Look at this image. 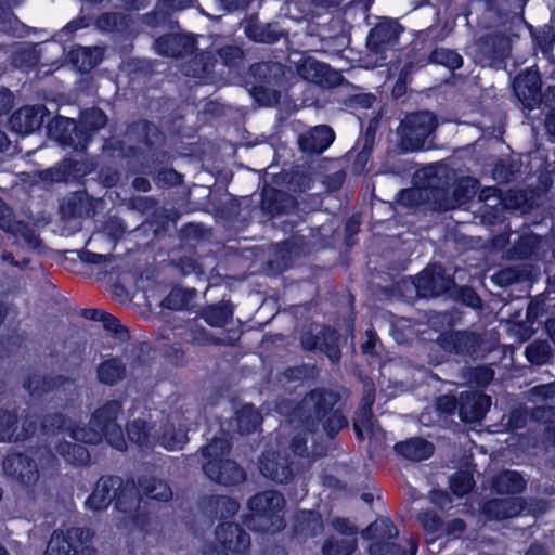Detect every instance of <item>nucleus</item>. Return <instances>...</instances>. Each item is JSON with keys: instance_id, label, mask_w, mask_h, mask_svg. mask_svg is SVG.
Here are the masks:
<instances>
[{"instance_id": "b1692460", "label": "nucleus", "mask_w": 555, "mask_h": 555, "mask_svg": "<svg viewBox=\"0 0 555 555\" xmlns=\"http://www.w3.org/2000/svg\"><path fill=\"white\" fill-rule=\"evenodd\" d=\"M515 95L528 109H534L542 103V81L538 72H527L515 78L513 83Z\"/></svg>"}, {"instance_id": "0e129e2a", "label": "nucleus", "mask_w": 555, "mask_h": 555, "mask_svg": "<svg viewBox=\"0 0 555 555\" xmlns=\"http://www.w3.org/2000/svg\"><path fill=\"white\" fill-rule=\"evenodd\" d=\"M357 548L354 541L328 538L322 546L323 555H351Z\"/></svg>"}, {"instance_id": "ea45409f", "label": "nucleus", "mask_w": 555, "mask_h": 555, "mask_svg": "<svg viewBox=\"0 0 555 555\" xmlns=\"http://www.w3.org/2000/svg\"><path fill=\"white\" fill-rule=\"evenodd\" d=\"M55 450L67 463L74 466H85L90 463V452L83 444L61 440Z\"/></svg>"}, {"instance_id": "1a4fd4ad", "label": "nucleus", "mask_w": 555, "mask_h": 555, "mask_svg": "<svg viewBox=\"0 0 555 555\" xmlns=\"http://www.w3.org/2000/svg\"><path fill=\"white\" fill-rule=\"evenodd\" d=\"M511 50L512 41L505 33H488L476 39L475 61L482 67L502 68Z\"/></svg>"}, {"instance_id": "e433bc0d", "label": "nucleus", "mask_w": 555, "mask_h": 555, "mask_svg": "<svg viewBox=\"0 0 555 555\" xmlns=\"http://www.w3.org/2000/svg\"><path fill=\"white\" fill-rule=\"evenodd\" d=\"M234 309L230 301L206 305L201 308L198 317L211 327H224L233 319Z\"/></svg>"}, {"instance_id": "58836bf2", "label": "nucleus", "mask_w": 555, "mask_h": 555, "mask_svg": "<svg viewBox=\"0 0 555 555\" xmlns=\"http://www.w3.org/2000/svg\"><path fill=\"white\" fill-rule=\"evenodd\" d=\"M129 366L140 370L142 373L150 372L154 360V349L150 343L137 341L130 345L126 352Z\"/></svg>"}, {"instance_id": "4468645a", "label": "nucleus", "mask_w": 555, "mask_h": 555, "mask_svg": "<svg viewBox=\"0 0 555 555\" xmlns=\"http://www.w3.org/2000/svg\"><path fill=\"white\" fill-rule=\"evenodd\" d=\"M171 162L169 152H156L144 155L141 162L142 172L151 176L155 184L160 189H169L183 182V175L168 167Z\"/></svg>"}, {"instance_id": "0eeeda50", "label": "nucleus", "mask_w": 555, "mask_h": 555, "mask_svg": "<svg viewBox=\"0 0 555 555\" xmlns=\"http://www.w3.org/2000/svg\"><path fill=\"white\" fill-rule=\"evenodd\" d=\"M404 31L403 25L396 18L380 16L369 30L365 47L369 53L382 64L388 59V52L396 50Z\"/></svg>"}, {"instance_id": "774afa93", "label": "nucleus", "mask_w": 555, "mask_h": 555, "mask_svg": "<svg viewBox=\"0 0 555 555\" xmlns=\"http://www.w3.org/2000/svg\"><path fill=\"white\" fill-rule=\"evenodd\" d=\"M514 167L511 160L498 159L492 169V178L500 183H507L515 176Z\"/></svg>"}, {"instance_id": "5fc2aeb1", "label": "nucleus", "mask_w": 555, "mask_h": 555, "mask_svg": "<svg viewBox=\"0 0 555 555\" xmlns=\"http://www.w3.org/2000/svg\"><path fill=\"white\" fill-rule=\"evenodd\" d=\"M185 341L199 347L218 346L221 339L215 337L204 326L199 324H191L184 334Z\"/></svg>"}, {"instance_id": "09e8293b", "label": "nucleus", "mask_w": 555, "mask_h": 555, "mask_svg": "<svg viewBox=\"0 0 555 555\" xmlns=\"http://www.w3.org/2000/svg\"><path fill=\"white\" fill-rule=\"evenodd\" d=\"M236 424L238 433L249 435L260 427L261 415L253 404H245L236 412Z\"/></svg>"}, {"instance_id": "864d4df0", "label": "nucleus", "mask_w": 555, "mask_h": 555, "mask_svg": "<svg viewBox=\"0 0 555 555\" xmlns=\"http://www.w3.org/2000/svg\"><path fill=\"white\" fill-rule=\"evenodd\" d=\"M18 423L17 410L0 408V442H15L16 426Z\"/></svg>"}, {"instance_id": "f03ea898", "label": "nucleus", "mask_w": 555, "mask_h": 555, "mask_svg": "<svg viewBox=\"0 0 555 555\" xmlns=\"http://www.w3.org/2000/svg\"><path fill=\"white\" fill-rule=\"evenodd\" d=\"M111 504L121 514H130L139 505V490L132 479L118 475H102L85 501V507L93 513L105 512Z\"/></svg>"}, {"instance_id": "e2e57ef3", "label": "nucleus", "mask_w": 555, "mask_h": 555, "mask_svg": "<svg viewBox=\"0 0 555 555\" xmlns=\"http://www.w3.org/2000/svg\"><path fill=\"white\" fill-rule=\"evenodd\" d=\"M37 428L38 417L25 411V413L21 416V421L18 420L16 426L15 442H24L27 439L31 438L33 436H35Z\"/></svg>"}, {"instance_id": "3c124183", "label": "nucleus", "mask_w": 555, "mask_h": 555, "mask_svg": "<svg viewBox=\"0 0 555 555\" xmlns=\"http://www.w3.org/2000/svg\"><path fill=\"white\" fill-rule=\"evenodd\" d=\"M538 243L539 238L535 234H522L509 248V257L517 260H527L534 255Z\"/></svg>"}, {"instance_id": "6ab92c4d", "label": "nucleus", "mask_w": 555, "mask_h": 555, "mask_svg": "<svg viewBox=\"0 0 555 555\" xmlns=\"http://www.w3.org/2000/svg\"><path fill=\"white\" fill-rule=\"evenodd\" d=\"M295 196L274 186H264L261 191L260 209L270 219L287 215L298 208Z\"/></svg>"}, {"instance_id": "20e7f679", "label": "nucleus", "mask_w": 555, "mask_h": 555, "mask_svg": "<svg viewBox=\"0 0 555 555\" xmlns=\"http://www.w3.org/2000/svg\"><path fill=\"white\" fill-rule=\"evenodd\" d=\"M247 506L250 514L244 517L243 522L253 530L275 533L285 528V499L282 493L274 490L258 492L248 499Z\"/></svg>"}, {"instance_id": "c85d7f7f", "label": "nucleus", "mask_w": 555, "mask_h": 555, "mask_svg": "<svg viewBox=\"0 0 555 555\" xmlns=\"http://www.w3.org/2000/svg\"><path fill=\"white\" fill-rule=\"evenodd\" d=\"M323 529V519L318 511L300 509L295 513L292 527L293 537L307 540L318 537Z\"/></svg>"}, {"instance_id": "ddd939ff", "label": "nucleus", "mask_w": 555, "mask_h": 555, "mask_svg": "<svg viewBox=\"0 0 555 555\" xmlns=\"http://www.w3.org/2000/svg\"><path fill=\"white\" fill-rule=\"evenodd\" d=\"M416 294L422 298H435L447 294L455 281L446 273L440 263H434L422 270L413 280Z\"/></svg>"}, {"instance_id": "9b49d317", "label": "nucleus", "mask_w": 555, "mask_h": 555, "mask_svg": "<svg viewBox=\"0 0 555 555\" xmlns=\"http://www.w3.org/2000/svg\"><path fill=\"white\" fill-rule=\"evenodd\" d=\"M423 186L426 201L431 204L434 210L446 212L454 209L451 189L456 181L455 176L446 167L430 168Z\"/></svg>"}, {"instance_id": "412c9836", "label": "nucleus", "mask_w": 555, "mask_h": 555, "mask_svg": "<svg viewBox=\"0 0 555 555\" xmlns=\"http://www.w3.org/2000/svg\"><path fill=\"white\" fill-rule=\"evenodd\" d=\"M4 474L18 483L29 486L38 480L39 472L36 461L25 453H9L3 460Z\"/></svg>"}, {"instance_id": "a18cd8bd", "label": "nucleus", "mask_w": 555, "mask_h": 555, "mask_svg": "<svg viewBox=\"0 0 555 555\" xmlns=\"http://www.w3.org/2000/svg\"><path fill=\"white\" fill-rule=\"evenodd\" d=\"M207 505L212 516L223 521L233 518L240 509V503L228 495H211Z\"/></svg>"}, {"instance_id": "7c9ffc66", "label": "nucleus", "mask_w": 555, "mask_h": 555, "mask_svg": "<svg viewBox=\"0 0 555 555\" xmlns=\"http://www.w3.org/2000/svg\"><path fill=\"white\" fill-rule=\"evenodd\" d=\"M304 70L308 75L307 78H310L314 83L321 87L335 88L339 87L345 81L341 72L317 60L308 61L304 66Z\"/></svg>"}, {"instance_id": "4be33fe9", "label": "nucleus", "mask_w": 555, "mask_h": 555, "mask_svg": "<svg viewBox=\"0 0 555 555\" xmlns=\"http://www.w3.org/2000/svg\"><path fill=\"white\" fill-rule=\"evenodd\" d=\"M154 46L157 54L162 56L182 59L195 52L197 41L191 35L167 33L156 38Z\"/></svg>"}, {"instance_id": "39448f33", "label": "nucleus", "mask_w": 555, "mask_h": 555, "mask_svg": "<svg viewBox=\"0 0 555 555\" xmlns=\"http://www.w3.org/2000/svg\"><path fill=\"white\" fill-rule=\"evenodd\" d=\"M437 116L429 111L408 113L397 128L398 149L401 153H416L434 147Z\"/></svg>"}, {"instance_id": "69168bd1", "label": "nucleus", "mask_w": 555, "mask_h": 555, "mask_svg": "<svg viewBox=\"0 0 555 555\" xmlns=\"http://www.w3.org/2000/svg\"><path fill=\"white\" fill-rule=\"evenodd\" d=\"M435 409L441 416H453L460 410V396L441 395L435 400Z\"/></svg>"}, {"instance_id": "680f3d73", "label": "nucleus", "mask_w": 555, "mask_h": 555, "mask_svg": "<svg viewBox=\"0 0 555 555\" xmlns=\"http://www.w3.org/2000/svg\"><path fill=\"white\" fill-rule=\"evenodd\" d=\"M15 238H21L24 243L31 249H39L41 247V240L36 234L35 230L29 225V223L18 220L15 223V228L11 233Z\"/></svg>"}, {"instance_id": "f3484780", "label": "nucleus", "mask_w": 555, "mask_h": 555, "mask_svg": "<svg viewBox=\"0 0 555 555\" xmlns=\"http://www.w3.org/2000/svg\"><path fill=\"white\" fill-rule=\"evenodd\" d=\"M261 475L278 485H287L295 477L294 462L286 452L266 450L259 457Z\"/></svg>"}, {"instance_id": "4d7b16f0", "label": "nucleus", "mask_w": 555, "mask_h": 555, "mask_svg": "<svg viewBox=\"0 0 555 555\" xmlns=\"http://www.w3.org/2000/svg\"><path fill=\"white\" fill-rule=\"evenodd\" d=\"M534 48L540 50L544 57L552 55L555 44V29L551 25L531 33Z\"/></svg>"}, {"instance_id": "473e14b6", "label": "nucleus", "mask_w": 555, "mask_h": 555, "mask_svg": "<svg viewBox=\"0 0 555 555\" xmlns=\"http://www.w3.org/2000/svg\"><path fill=\"white\" fill-rule=\"evenodd\" d=\"M393 449L398 455L413 462L428 460L435 452L434 444L422 437L396 442Z\"/></svg>"}, {"instance_id": "a878e982", "label": "nucleus", "mask_w": 555, "mask_h": 555, "mask_svg": "<svg viewBox=\"0 0 555 555\" xmlns=\"http://www.w3.org/2000/svg\"><path fill=\"white\" fill-rule=\"evenodd\" d=\"M524 507L521 498H494L483 503L481 512L489 520H505L518 516Z\"/></svg>"}, {"instance_id": "f704fd0d", "label": "nucleus", "mask_w": 555, "mask_h": 555, "mask_svg": "<svg viewBox=\"0 0 555 555\" xmlns=\"http://www.w3.org/2000/svg\"><path fill=\"white\" fill-rule=\"evenodd\" d=\"M127 377V366L119 357L103 360L96 366V379L105 386H115Z\"/></svg>"}, {"instance_id": "052dcab7", "label": "nucleus", "mask_w": 555, "mask_h": 555, "mask_svg": "<svg viewBox=\"0 0 555 555\" xmlns=\"http://www.w3.org/2000/svg\"><path fill=\"white\" fill-rule=\"evenodd\" d=\"M184 435L177 433L173 425L165 427L163 433L156 437L155 446L158 444L168 451L180 450L183 448Z\"/></svg>"}, {"instance_id": "dca6fc26", "label": "nucleus", "mask_w": 555, "mask_h": 555, "mask_svg": "<svg viewBox=\"0 0 555 555\" xmlns=\"http://www.w3.org/2000/svg\"><path fill=\"white\" fill-rule=\"evenodd\" d=\"M300 346L305 351L327 357L332 363H338L340 361L339 334L330 325H322L317 334L312 332L302 333Z\"/></svg>"}, {"instance_id": "7ed1b4c3", "label": "nucleus", "mask_w": 555, "mask_h": 555, "mask_svg": "<svg viewBox=\"0 0 555 555\" xmlns=\"http://www.w3.org/2000/svg\"><path fill=\"white\" fill-rule=\"evenodd\" d=\"M232 449V440L223 430L201 448L203 472L208 479L222 486H237L246 480L245 469L225 456Z\"/></svg>"}, {"instance_id": "c756f323", "label": "nucleus", "mask_w": 555, "mask_h": 555, "mask_svg": "<svg viewBox=\"0 0 555 555\" xmlns=\"http://www.w3.org/2000/svg\"><path fill=\"white\" fill-rule=\"evenodd\" d=\"M335 140L334 130L327 125H320L311 129L307 134L299 137V149L307 154H322Z\"/></svg>"}, {"instance_id": "f8f14e48", "label": "nucleus", "mask_w": 555, "mask_h": 555, "mask_svg": "<svg viewBox=\"0 0 555 555\" xmlns=\"http://www.w3.org/2000/svg\"><path fill=\"white\" fill-rule=\"evenodd\" d=\"M92 533L82 527H70L53 531L44 555H85V548L91 541Z\"/></svg>"}, {"instance_id": "a211bd4d", "label": "nucleus", "mask_w": 555, "mask_h": 555, "mask_svg": "<svg viewBox=\"0 0 555 555\" xmlns=\"http://www.w3.org/2000/svg\"><path fill=\"white\" fill-rule=\"evenodd\" d=\"M79 125L69 117L57 115L48 124V134L63 149H72L75 152L85 153L86 149L81 135L78 132Z\"/></svg>"}, {"instance_id": "8fccbe9b", "label": "nucleus", "mask_w": 555, "mask_h": 555, "mask_svg": "<svg viewBox=\"0 0 555 555\" xmlns=\"http://www.w3.org/2000/svg\"><path fill=\"white\" fill-rule=\"evenodd\" d=\"M373 400L369 403L363 404L356 412V416L353 418V433L356 439L359 442H363L365 440L364 429L370 434L373 433L374 429V415L372 411Z\"/></svg>"}, {"instance_id": "de8ad7c7", "label": "nucleus", "mask_w": 555, "mask_h": 555, "mask_svg": "<svg viewBox=\"0 0 555 555\" xmlns=\"http://www.w3.org/2000/svg\"><path fill=\"white\" fill-rule=\"evenodd\" d=\"M428 63L440 65L451 72H455L463 67L464 59L454 49L435 48L428 55Z\"/></svg>"}, {"instance_id": "cd10ccee", "label": "nucleus", "mask_w": 555, "mask_h": 555, "mask_svg": "<svg viewBox=\"0 0 555 555\" xmlns=\"http://www.w3.org/2000/svg\"><path fill=\"white\" fill-rule=\"evenodd\" d=\"M42 122L40 106H23L9 117L8 127L14 133L26 135L39 130Z\"/></svg>"}, {"instance_id": "6e6d98bb", "label": "nucleus", "mask_w": 555, "mask_h": 555, "mask_svg": "<svg viewBox=\"0 0 555 555\" xmlns=\"http://www.w3.org/2000/svg\"><path fill=\"white\" fill-rule=\"evenodd\" d=\"M70 438L86 444H98L102 440L106 441V434H102V430L91 425L90 421L89 425H79L76 423L74 428H72Z\"/></svg>"}, {"instance_id": "423d86ee", "label": "nucleus", "mask_w": 555, "mask_h": 555, "mask_svg": "<svg viewBox=\"0 0 555 555\" xmlns=\"http://www.w3.org/2000/svg\"><path fill=\"white\" fill-rule=\"evenodd\" d=\"M286 66L276 61H262L249 67L253 78L251 94L259 103L270 105L278 102L286 88Z\"/></svg>"}, {"instance_id": "2f4dec72", "label": "nucleus", "mask_w": 555, "mask_h": 555, "mask_svg": "<svg viewBox=\"0 0 555 555\" xmlns=\"http://www.w3.org/2000/svg\"><path fill=\"white\" fill-rule=\"evenodd\" d=\"M87 165L81 160L65 158L56 167L44 171L46 178L56 182H78L88 175Z\"/></svg>"}, {"instance_id": "49530a36", "label": "nucleus", "mask_w": 555, "mask_h": 555, "mask_svg": "<svg viewBox=\"0 0 555 555\" xmlns=\"http://www.w3.org/2000/svg\"><path fill=\"white\" fill-rule=\"evenodd\" d=\"M363 537L373 541H392L398 537V529L393 522L383 517L370 524L363 531Z\"/></svg>"}, {"instance_id": "338daca9", "label": "nucleus", "mask_w": 555, "mask_h": 555, "mask_svg": "<svg viewBox=\"0 0 555 555\" xmlns=\"http://www.w3.org/2000/svg\"><path fill=\"white\" fill-rule=\"evenodd\" d=\"M370 555H406L405 548L393 541H373L369 545Z\"/></svg>"}, {"instance_id": "a19ab883", "label": "nucleus", "mask_w": 555, "mask_h": 555, "mask_svg": "<svg viewBox=\"0 0 555 555\" xmlns=\"http://www.w3.org/2000/svg\"><path fill=\"white\" fill-rule=\"evenodd\" d=\"M69 60L79 72L87 73L102 62V51L95 47H79L69 52Z\"/></svg>"}, {"instance_id": "37998d69", "label": "nucleus", "mask_w": 555, "mask_h": 555, "mask_svg": "<svg viewBox=\"0 0 555 555\" xmlns=\"http://www.w3.org/2000/svg\"><path fill=\"white\" fill-rule=\"evenodd\" d=\"M195 296V288L173 286L168 293V295L162 300L160 306L163 309L171 311L186 310L189 309Z\"/></svg>"}, {"instance_id": "603ef678", "label": "nucleus", "mask_w": 555, "mask_h": 555, "mask_svg": "<svg viewBox=\"0 0 555 555\" xmlns=\"http://www.w3.org/2000/svg\"><path fill=\"white\" fill-rule=\"evenodd\" d=\"M217 56L229 69L238 70L244 65L245 51L236 44H224L217 49Z\"/></svg>"}, {"instance_id": "aec40b11", "label": "nucleus", "mask_w": 555, "mask_h": 555, "mask_svg": "<svg viewBox=\"0 0 555 555\" xmlns=\"http://www.w3.org/2000/svg\"><path fill=\"white\" fill-rule=\"evenodd\" d=\"M491 397L481 391L460 392L459 418L464 424L481 422L491 406Z\"/></svg>"}, {"instance_id": "c03bdc74", "label": "nucleus", "mask_w": 555, "mask_h": 555, "mask_svg": "<svg viewBox=\"0 0 555 555\" xmlns=\"http://www.w3.org/2000/svg\"><path fill=\"white\" fill-rule=\"evenodd\" d=\"M75 424V421L62 412L47 413L42 416L40 422L41 429L44 434L57 435L66 433L69 437Z\"/></svg>"}, {"instance_id": "4c0bfd02", "label": "nucleus", "mask_w": 555, "mask_h": 555, "mask_svg": "<svg viewBox=\"0 0 555 555\" xmlns=\"http://www.w3.org/2000/svg\"><path fill=\"white\" fill-rule=\"evenodd\" d=\"M153 425L142 418H134L127 423L128 439L140 449H153L156 437L152 435Z\"/></svg>"}, {"instance_id": "79ce46f5", "label": "nucleus", "mask_w": 555, "mask_h": 555, "mask_svg": "<svg viewBox=\"0 0 555 555\" xmlns=\"http://www.w3.org/2000/svg\"><path fill=\"white\" fill-rule=\"evenodd\" d=\"M142 493L149 500L168 502L172 498L170 486L163 479L154 476L143 477L139 480Z\"/></svg>"}, {"instance_id": "2eb2a0df", "label": "nucleus", "mask_w": 555, "mask_h": 555, "mask_svg": "<svg viewBox=\"0 0 555 555\" xmlns=\"http://www.w3.org/2000/svg\"><path fill=\"white\" fill-rule=\"evenodd\" d=\"M440 348L456 356L476 358L482 350L485 338L482 334L472 331H448L437 339Z\"/></svg>"}, {"instance_id": "bf43d9fd", "label": "nucleus", "mask_w": 555, "mask_h": 555, "mask_svg": "<svg viewBox=\"0 0 555 555\" xmlns=\"http://www.w3.org/2000/svg\"><path fill=\"white\" fill-rule=\"evenodd\" d=\"M474 487V478L467 472L455 473L450 477V490L457 498L467 495Z\"/></svg>"}, {"instance_id": "393cba45", "label": "nucleus", "mask_w": 555, "mask_h": 555, "mask_svg": "<svg viewBox=\"0 0 555 555\" xmlns=\"http://www.w3.org/2000/svg\"><path fill=\"white\" fill-rule=\"evenodd\" d=\"M246 37L256 43L274 44L283 38L288 37V33L279 22H261L257 16H250L245 25Z\"/></svg>"}, {"instance_id": "c9c22d12", "label": "nucleus", "mask_w": 555, "mask_h": 555, "mask_svg": "<svg viewBox=\"0 0 555 555\" xmlns=\"http://www.w3.org/2000/svg\"><path fill=\"white\" fill-rule=\"evenodd\" d=\"M526 487V479L516 470H503L496 474L491 482V488L496 494H520Z\"/></svg>"}, {"instance_id": "bb28decb", "label": "nucleus", "mask_w": 555, "mask_h": 555, "mask_svg": "<svg viewBox=\"0 0 555 555\" xmlns=\"http://www.w3.org/2000/svg\"><path fill=\"white\" fill-rule=\"evenodd\" d=\"M72 383L73 380L69 377L62 374L30 373L23 379L22 385L31 397H43Z\"/></svg>"}, {"instance_id": "9d476101", "label": "nucleus", "mask_w": 555, "mask_h": 555, "mask_svg": "<svg viewBox=\"0 0 555 555\" xmlns=\"http://www.w3.org/2000/svg\"><path fill=\"white\" fill-rule=\"evenodd\" d=\"M217 542L221 545H209L204 555H246L251 545L249 533L238 524L232 521H221L215 529Z\"/></svg>"}, {"instance_id": "13d9d810", "label": "nucleus", "mask_w": 555, "mask_h": 555, "mask_svg": "<svg viewBox=\"0 0 555 555\" xmlns=\"http://www.w3.org/2000/svg\"><path fill=\"white\" fill-rule=\"evenodd\" d=\"M228 198L225 201H218L215 205L216 214L225 219V220H234L236 219L242 210V203L237 196H234L230 193H227Z\"/></svg>"}, {"instance_id": "72a5a7b5", "label": "nucleus", "mask_w": 555, "mask_h": 555, "mask_svg": "<svg viewBox=\"0 0 555 555\" xmlns=\"http://www.w3.org/2000/svg\"><path fill=\"white\" fill-rule=\"evenodd\" d=\"M107 115L99 107H90L85 109L77 121L79 125V134L82 139L85 149L87 150L92 137L95 132L103 129L107 124Z\"/></svg>"}, {"instance_id": "6e6552de", "label": "nucleus", "mask_w": 555, "mask_h": 555, "mask_svg": "<svg viewBox=\"0 0 555 555\" xmlns=\"http://www.w3.org/2000/svg\"><path fill=\"white\" fill-rule=\"evenodd\" d=\"M124 405L118 399H112L96 408L91 414V425L96 426L106 434V443L117 451L127 450V442L121 426L117 423L122 413Z\"/></svg>"}, {"instance_id": "f257e3e1", "label": "nucleus", "mask_w": 555, "mask_h": 555, "mask_svg": "<svg viewBox=\"0 0 555 555\" xmlns=\"http://www.w3.org/2000/svg\"><path fill=\"white\" fill-rule=\"evenodd\" d=\"M339 400V393L317 387L308 391L295 405L293 414L307 428L322 423L327 437L333 439L340 430L348 427V420L343 411L335 409Z\"/></svg>"}, {"instance_id": "5701e85b", "label": "nucleus", "mask_w": 555, "mask_h": 555, "mask_svg": "<svg viewBox=\"0 0 555 555\" xmlns=\"http://www.w3.org/2000/svg\"><path fill=\"white\" fill-rule=\"evenodd\" d=\"M128 132L138 143L145 146V155H152L156 152H167L163 149L165 135L153 121L147 119L132 121L128 126Z\"/></svg>"}]
</instances>
